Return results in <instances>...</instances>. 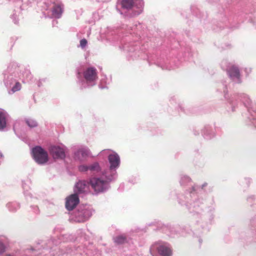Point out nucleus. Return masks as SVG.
Returning <instances> with one entry per match:
<instances>
[{"instance_id": "obj_9", "label": "nucleus", "mask_w": 256, "mask_h": 256, "mask_svg": "<svg viewBox=\"0 0 256 256\" xmlns=\"http://www.w3.org/2000/svg\"><path fill=\"white\" fill-rule=\"evenodd\" d=\"M228 73L230 78H236L239 79L240 73L238 68L235 66H232L227 70Z\"/></svg>"}, {"instance_id": "obj_4", "label": "nucleus", "mask_w": 256, "mask_h": 256, "mask_svg": "<svg viewBox=\"0 0 256 256\" xmlns=\"http://www.w3.org/2000/svg\"><path fill=\"white\" fill-rule=\"evenodd\" d=\"M80 202L77 194H72L66 198V208L68 210H73Z\"/></svg>"}, {"instance_id": "obj_21", "label": "nucleus", "mask_w": 256, "mask_h": 256, "mask_svg": "<svg viewBox=\"0 0 256 256\" xmlns=\"http://www.w3.org/2000/svg\"><path fill=\"white\" fill-rule=\"evenodd\" d=\"M2 157V154L0 153V158Z\"/></svg>"}, {"instance_id": "obj_14", "label": "nucleus", "mask_w": 256, "mask_h": 256, "mask_svg": "<svg viewBox=\"0 0 256 256\" xmlns=\"http://www.w3.org/2000/svg\"><path fill=\"white\" fill-rule=\"evenodd\" d=\"M88 168V171L92 174L98 173L100 170L99 164L96 162L89 166Z\"/></svg>"}, {"instance_id": "obj_11", "label": "nucleus", "mask_w": 256, "mask_h": 256, "mask_svg": "<svg viewBox=\"0 0 256 256\" xmlns=\"http://www.w3.org/2000/svg\"><path fill=\"white\" fill-rule=\"evenodd\" d=\"M62 12V8L60 5L55 6L52 10V15L56 18H60Z\"/></svg>"}, {"instance_id": "obj_18", "label": "nucleus", "mask_w": 256, "mask_h": 256, "mask_svg": "<svg viewBox=\"0 0 256 256\" xmlns=\"http://www.w3.org/2000/svg\"><path fill=\"white\" fill-rule=\"evenodd\" d=\"M88 168L89 166L82 165L79 167V170L81 172L88 171Z\"/></svg>"}, {"instance_id": "obj_12", "label": "nucleus", "mask_w": 256, "mask_h": 256, "mask_svg": "<svg viewBox=\"0 0 256 256\" xmlns=\"http://www.w3.org/2000/svg\"><path fill=\"white\" fill-rule=\"evenodd\" d=\"M6 114L0 112V130H3L6 126Z\"/></svg>"}, {"instance_id": "obj_8", "label": "nucleus", "mask_w": 256, "mask_h": 256, "mask_svg": "<svg viewBox=\"0 0 256 256\" xmlns=\"http://www.w3.org/2000/svg\"><path fill=\"white\" fill-rule=\"evenodd\" d=\"M90 182L86 181H80L76 185L75 191L79 194L84 193L88 190Z\"/></svg>"}, {"instance_id": "obj_15", "label": "nucleus", "mask_w": 256, "mask_h": 256, "mask_svg": "<svg viewBox=\"0 0 256 256\" xmlns=\"http://www.w3.org/2000/svg\"><path fill=\"white\" fill-rule=\"evenodd\" d=\"M114 241L117 244H122L126 242V237L124 235L118 236L114 238Z\"/></svg>"}, {"instance_id": "obj_13", "label": "nucleus", "mask_w": 256, "mask_h": 256, "mask_svg": "<svg viewBox=\"0 0 256 256\" xmlns=\"http://www.w3.org/2000/svg\"><path fill=\"white\" fill-rule=\"evenodd\" d=\"M133 0H122V8L126 9H130L134 6Z\"/></svg>"}, {"instance_id": "obj_22", "label": "nucleus", "mask_w": 256, "mask_h": 256, "mask_svg": "<svg viewBox=\"0 0 256 256\" xmlns=\"http://www.w3.org/2000/svg\"><path fill=\"white\" fill-rule=\"evenodd\" d=\"M6 256H10V254H8V255H6Z\"/></svg>"}, {"instance_id": "obj_20", "label": "nucleus", "mask_w": 256, "mask_h": 256, "mask_svg": "<svg viewBox=\"0 0 256 256\" xmlns=\"http://www.w3.org/2000/svg\"><path fill=\"white\" fill-rule=\"evenodd\" d=\"M5 251V247L2 244H0V254L3 253Z\"/></svg>"}, {"instance_id": "obj_2", "label": "nucleus", "mask_w": 256, "mask_h": 256, "mask_svg": "<svg viewBox=\"0 0 256 256\" xmlns=\"http://www.w3.org/2000/svg\"><path fill=\"white\" fill-rule=\"evenodd\" d=\"M34 160L39 164H44L48 160V152L40 146H36L32 149Z\"/></svg>"}, {"instance_id": "obj_5", "label": "nucleus", "mask_w": 256, "mask_h": 256, "mask_svg": "<svg viewBox=\"0 0 256 256\" xmlns=\"http://www.w3.org/2000/svg\"><path fill=\"white\" fill-rule=\"evenodd\" d=\"M49 150L54 159H63L66 156L64 150L60 146H52Z\"/></svg>"}, {"instance_id": "obj_1", "label": "nucleus", "mask_w": 256, "mask_h": 256, "mask_svg": "<svg viewBox=\"0 0 256 256\" xmlns=\"http://www.w3.org/2000/svg\"><path fill=\"white\" fill-rule=\"evenodd\" d=\"M156 250L162 256H171L172 250L166 243L158 242L154 243L150 248V252L153 254Z\"/></svg>"}, {"instance_id": "obj_3", "label": "nucleus", "mask_w": 256, "mask_h": 256, "mask_svg": "<svg viewBox=\"0 0 256 256\" xmlns=\"http://www.w3.org/2000/svg\"><path fill=\"white\" fill-rule=\"evenodd\" d=\"M90 184L96 192H102L108 188V182L100 178H92L90 180Z\"/></svg>"}, {"instance_id": "obj_17", "label": "nucleus", "mask_w": 256, "mask_h": 256, "mask_svg": "<svg viewBox=\"0 0 256 256\" xmlns=\"http://www.w3.org/2000/svg\"><path fill=\"white\" fill-rule=\"evenodd\" d=\"M21 88V84L19 82H17L16 83L15 85L12 88V91L13 92H16L20 90Z\"/></svg>"}, {"instance_id": "obj_6", "label": "nucleus", "mask_w": 256, "mask_h": 256, "mask_svg": "<svg viewBox=\"0 0 256 256\" xmlns=\"http://www.w3.org/2000/svg\"><path fill=\"white\" fill-rule=\"evenodd\" d=\"M84 78L88 82H92L97 78L96 70L94 68H87L84 73Z\"/></svg>"}, {"instance_id": "obj_7", "label": "nucleus", "mask_w": 256, "mask_h": 256, "mask_svg": "<svg viewBox=\"0 0 256 256\" xmlns=\"http://www.w3.org/2000/svg\"><path fill=\"white\" fill-rule=\"evenodd\" d=\"M108 160L110 163V168L111 170L116 168L120 164V158L116 154H110L108 156Z\"/></svg>"}, {"instance_id": "obj_10", "label": "nucleus", "mask_w": 256, "mask_h": 256, "mask_svg": "<svg viewBox=\"0 0 256 256\" xmlns=\"http://www.w3.org/2000/svg\"><path fill=\"white\" fill-rule=\"evenodd\" d=\"M89 154V150L85 148L79 150L76 154V156L78 158L81 160L85 159Z\"/></svg>"}, {"instance_id": "obj_16", "label": "nucleus", "mask_w": 256, "mask_h": 256, "mask_svg": "<svg viewBox=\"0 0 256 256\" xmlns=\"http://www.w3.org/2000/svg\"><path fill=\"white\" fill-rule=\"evenodd\" d=\"M26 124L30 128H34L37 126V122L31 119H29L26 121Z\"/></svg>"}, {"instance_id": "obj_19", "label": "nucleus", "mask_w": 256, "mask_h": 256, "mask_svg": "<svg viewBox=\"0 0 256 256\" xmlns=\"http://www.w3.org/2000/svg\"><path fill=\"white\" fill-rule=\"evenodd\" d=\"M87 44V40L85 39H82L80 41V45L82 48H84Z\"/></svg>"}]
</instances>
